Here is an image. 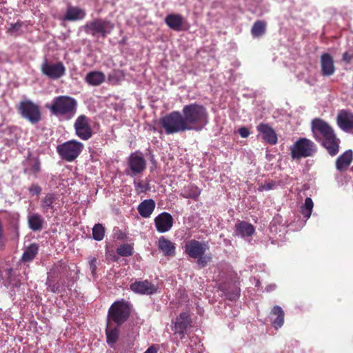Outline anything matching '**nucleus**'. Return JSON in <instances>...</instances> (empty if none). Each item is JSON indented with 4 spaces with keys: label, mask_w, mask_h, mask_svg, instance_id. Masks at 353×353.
I'll list each match as a JSON object with an SVG mask.
<instances>
[{
    "label": "nucleus",
    "mask_w": 353,
    "mask_h": 353,
    "mask_svg": "<svg viewBox=\"0 0 353 353\" xmlns=\"http://www.w3.org/2000/svg\"><path fill=\"white\" fill-rule=\"evenodd\" d=\"M311 131L313 138L330 156L334 157L339 153L341 140L327 121L321 118H314L311 122Z\"/></svg>",
    "instance_id": "obj_1"
},
{
    "label": "nucleus",
    "mask_w": 353,
    "mask_h": 353,
    "mask_svg": "<svg viewBox=\"0 0 353 353\" xmlns=\"http://www.w3.org/2000/svg\"><path fill=\"white\" fill-rule=\"evenodd\" d=\"M181 114L188 131H201L208 123V112L202 104L192 103L185 105Z\"/></svg>",
    "instance_id": "obj_2"
},
{
    "label": "nucleus",
    "mask_w": 353,
    "mask_h": 353,
    "mask_svg": "<svg viewBox=\"0 0 353 353\" xmlns=\"http://www.w3.org/2000/svg\"><path fill=\"white\" fill-rule=\"evenodd\" d=\"M46 107L59 120L69 121L75 116L78 103L70 96L61 95L55 97L51 103L46 105Z\"/></svg>",
    "instance_id": "obj_3"
},
{
    "label": "nucleus",
    "mask_w": 353,
    "mask_h": 353,
    "mask_svg": "<svg viewBox=\"0 0 353 353\" xmlns=\"http://www.w3.org/2000/svg\"><path fill=\"white\" fill-rule=\"evenodd\" d=\"M159 124L166 134L188 131L181 112L172 111L159 119Z\"/></svg>",
    "instance_id": "obj_4"
},
{
    "label": "nucleus",
    "mask_w": 353,
    "mask_h": 353,
    "mask_svg": "<svg viewBox=\"0 0 353 353\" xmlns=\"http://www.w3.org/2000/svg\"><path fill=\"white\" fill-rule=\"evenodd\" d=\"M290 157L293 160L313 157L317 152V145L312 140L301 137L290 147Z\"/></svg>",
    "instance_id": "obj_5"
},
{
    "label": "nucleus",
    "mask_w": 353,
    "mask_h": 353,
    "mask_svg": "<svg viewBox=\"0 0 353 353\" xmlns=\"http://www.w3.org/2000/svg\"><path fill=\"white\" fill-rule=\"evenodd\" d=\"M114 28V24L110 20L96 18L87 21L83 26V30L87 34L92 37L105 38Z\"/></svg>",
    "instance_id": "obj_6"
},
{
    "label": "nucleus",
    "mask_w": 353,
    "mask_h": 353,
    "mask_svg": "<svg viewBox=\"0 0 353 353\" xmlns=\"http://www.w3.org/2000/svg\"><path fill=\"white\" fill-rule=\"evenodd\" d=\"M83 148L82 143L70 140L57 145V151L62 159L71 162L79 156Z\"/></svg>",
    "instance_id": "obj_7"
},
{
    "label": "nucleus",
    "mask_w": 353,
    "mask_h": 353,
    "mask_svg": "<svg viewBox=\"0 0 353 353\" xmlns=\"http://www.w3.org/2000/svg\"><path fill=\"white\" fill-rule=\"evenodd\" d=\"M130 314V305L123 301L114 302L109 309L108 321L114 322L118 326L123 323Z\"/></svg>",
    "instance_id": "obj_8"
},
{
    "label": "nucleus",
    "mask_w": 353,
    "mask_h": 353,
    "mask_svg": "<svg viewBox=\"0 0 353 353\" xmlns=\"http://www.w3.org/2000/svg\"><path fill=\"white\" fill-rule=\"evenodd\" d=\"M19 113L32 124H36L41 120L40 108L30 100L21 101L17 106Z\"/></svg>",
    "instance_id": "obj_9"
},
{
    "label": "nucleus",
    "mask_w": 353,
    "mask_h": 353,
    "mask_svg": "<svg viewBox=\"0 0 353 353\" xmlns=\"http://www.w3.org/2000/svg\"><path fill=\"white\" fill-rule=\"evenodd\" d=\"M75 133L81 140L90 139L92 134V129L90 125V119L85 114L79 116L74 123Z\"/></svg>",
    "instance_id": "obj_10"
},
{
    "label": "nucleus",
    "mask_w": 353,
    "mask_h": 353,
    "mask_svg": "<svg viewBox=\"0 0 353 353\" xmlns=\"http://www.w3.org/2000/svg\"><path fill=\"white\" fill-rule=\"evenodd\" d=\"M41 70L43 74L51 79H58L65 74V67L62 62L52 63L47 59L42 63Z\"/></svg>",
    "instance_id": "obj_11"
},
{
    "label": "nucleus",
    "mask_w": 353,
    "mask_h": 353,
    "mask_svg": "<svg viewBox=\"0 0 353 353\" xmlns=\"http://www.w3.org/2000/svg\"><path fill=\"white\" fill-rule=\"evenodd\" d=\"M128 165L131 171V176L141 174L146 168V161L139 151L130 154L128 160Z\"/></svg>",
    "instance_id": "obj_12"
},
{
    "label": "nucleus",
    "mask_w": 353,
    "mask_h": 353,
    "mask_svg": "<svg viewBox=\"0 0 353 353\" xmlns=\"http://www.w3.org/2000/svg\"><path fill=\"white\" fill-rule=\"evenodd\" d=\"M174 219L172 216L166 212L159 214L154 219V224L157 230L160 233L168 232L173 226Z\"/></svg>",
    "instance_id": "obj_13"
},
{
    "label": "nucleus",
    "mask_w": 353,
    "mask_h": 353,
    "mask_svg": "<svg viewBox=\"0 0 353 353\" xmlns=\"http://www.w3.org/2000/svg\"><path fill=\"white\" fill-rule=\"evenodd\" d=\"M207 245L201 243L200 241L192 239L188 241L185 245V252L190 257L196 259L201 255H204Z\"/></svg>",
    "instance_id": "obj_14"
},
{
    "label": "nucleus",
    "mask_w": 353,
    "mask_h": 353,
    "mask_svg": "<svg viewBox=\"0 0 353 353\" xmlns=\"http://www.w3.org/2000/svg\"><path fill=\"white\" fill-rule=\"evenodd\" d=\"M338 126L344 132H353V113L342 110L336 117Z\"/></svg>",
    "instance_id": "obj_15"
},
{
    "label": "nucleus",
    "mask_w": 353,
    "mask_h": 353,
    "mask_svg": "<svg viewBox=\"0 0 353 353\" xmlns=\"http://www.w3.org/2000/svg\"><path fill=\"white\" fill-rule=\"evenodd\" d=\"M256 129L266 143L270 145H275L277 143V134L268 123H261L257 125Z\"/></svg>",
    "instance_id": "obj_16"
},
{
    "label": "nucleus",
    "mask_w": 353,
    "mask_h": 353,
    "mask_svg": "<svg viewBox=\"0 0 353 353\" xmlns=\"http://www.w3.org/2000/svg\"><path fill=\"white\" fill-rule=\"evenodd\" d=\"M192 320L190 314L188 312H182L179 316L176 318L174 321V331L181 336L183 339L184 334L186 332L188 327L191 326Z\"/></svg>",
    "instance_id": "obj_17"
},
{
    "label": "nucleus",
    "mask_w": 353,
    "mask_h": 353,
    "mask_svg": "<svg viewBox=\"0 0 353 353\" xmlns=\"http://www.w3.org/2000/svg\"><path fill=\"white\" fill-rule=\"evenodd\" d=\"M321 73L323 76H331L335 72L334 60L328 53H323L321 56Z\"/></svg>",
    "instance_id": "obj_18"
},
{
    "label": "nucleus",
    "mask_w": 353,
    "mask_h": 353,
    "mask_svg": "<svg viewBox=\"0 0 353 353\" xmlns=\"http://www.w3.org/2000/svg\"><path fill=\"white\" fill-rule=\"evenodd\" d=\"M184 18L179 14H170L165 18V24L172 30L179 32L183 30Z\"/></svg>",
    "instance_id": "obj_19"
},
{
    "label": "nucleus",
    "mask_w": 353,
    "mask_h": 353,
    "mask_svg": "<svg viewBox=\"0 0 353 353\" xmlns=\"http://www.w3.org/2000/svg\"><path fill=\"white\" fill-rule=\"evenodd\" d=\"M41 161L39 157H32L30 154L27 158V167L24 168L23 172L28 175H32L34 178L38 177V174L41 172Z\"/></svg>",
    "instance_id": "obj_20"
},
{
    "label": "nucleus",
    "mask_w": 353,
    "mask_h": 353,
    "mask_svg": "<svg viewBox=\"0 0 353 353\" xmlns=\"http://www.w3.org/2000/svg\"><path fill=\"white\" fill-rule=\"evenodd\" d=\"M353 160L352 150H348L339 155L336 160V168L339 172L345 171L350 165Z\"/></svg>",
    "instance_id": "obj_21"
},
{
    "label": "nucleus",
    "mask_w": 353,
    "mask_h": 353,
    "mask_svg": "<svg viewBox=\"0 0 353 353\" xmlns=\"http://www.w3.org/2000/svg\"><path fill=\"white\" fill-rule=\"evenodd\" d=\"M157 246L165 256H174L176 254L175 243L161 236L157 242Z\"/></svg>",
    "instance_id": "obj_22"
},
{
    "label": "nucleus",
    "mask_w": 353,
    "mask_h": 353,
    "mask_svg": "<svg viewBox=\"0 0 353 353\" xmlns=\"http://www.w3.org/2000/svg\"><path fill=\"white\" fill-rule=\"evenodd\" d=\"M270 315V318L274 327L278 329L283 325L284 312L280 306H274Z\"/></svg>",
    "instance_id": "obj_23"
},
{
    "label": "nucleus",
    "mask_w": 353,
    "mask_h": 353,
    "mask_svg": "<svg viewBox=\"0 0 353 353\" xmlns=\"http://www.w3.org/2000/svg\"><path fill=\"white\" fill-rule=\"evenodd\" d=\"M155 206L153 199H145L139 205L137 210L142 217L148 218L154 210Z\"/></svg>",
    "instance_id": "obj_24"
},
{
    "label": "nucleus",
    "mask_w": 353,
    "mask_h": 353,
    "mask_svg": "<svg viewBox=\"0 0 353 353\" xmlns=\"http://www.w3.org/2000/svg\"><path fill=\"white\" fill-rule=\"evenodd\" d=\"M105 80V76L104 73L100 71L90 72L85 77V81L92 86H98L103 83Z\"/></svg>",
    "instance_id": "obj_25"
},
{
    "label": "nucleus",
    "mask_w": 353,
    "mask_h": 353,
    "mask_svg": "<svg viewBox=\"0 0 353 353\" xmlns=\"http://www.w3.org/2000/svg\"><path fill=\"white\" fill-rule=\"evenodd\" d=\"M85 15L86 13L83 9L70 6L65 12L64 19L70 21L81 20L85 18Z\"/></svg>",
    "instance_id": "obj_26"
},
{
    "label": "nucleus",
    "mask_w": 353,
    "mask_h": 353,
    "mask_svg": "<svg viewBox=\"0 0 353 353\" xmlns=\"http://www.w3.org/2000/svg\"><path fill=\"white\" fill-rule=\"evenodd\" d=\"M254 231V227L251 223L244 221L235 225V233L242 237L251 236Z\"/></svg>",
    "instance_id": "obj_27"
},
{
    "label": "nucleus",
    "mask_w": 353,
    "mask_h": 353,
    "mask_svg": "<svg viewBox=\"0 0 353 353\" xmlns=\"http://www.w3.org/2000/svg\"><path fill=\"white\" fill-rule=\"evenodd\" d=\"M43 219L38 213H33L28 216V224L32 231H41L43 228Z\"/></svg>",
    "instance_id": "obj_28"
},
{
    "label": "nucleus",
    "mask_w": 353,
    "mask_h": 353,
    "mask_svg": "<svg viewBox=\"0 0 353 353\" xmlns=\"http://www.w3.org/2000/svg\"><path fill=\"white\" fill-rule=\"evenodd\" d=\"M200 194L201 190L197 186L191 184L185 186L180 193L181 196L194 201L198 199Z\"/></svg>",
    "instance_id": "obj_29"
},
{
    "label": "nucleus",
    "mask_w": 353,
    "mask_h": 353,
    "mask_svg": "<svg viewBox=\"0 0 353 353\" xmlns=\"http://www.w3.org/2000/svg\"><path fill=\"white\" fill-rule=\"evenodd\" d=\"M39 252V245L36 243H32L28 245L24 250L21 256L23 262H30L34 260Z\"/></svg>",
    "instance_id": "obj_30"
},
{
    "label": "nucleus",
    "mask_w": 353,
    "mask_h": 353,
    "mask_svg": "<svg viewBox=\"0 0 353 353\" xmlns=\"http://www.w3.org/2000/svg\"><path fill=\"white\" fill-rule=\"evenodd\" d=\"M107 343L113 346L117 341L119 336L118 327H111V322L108 321L106 327Z\"/></svg>",
    "instance_id": "obj_31"
},
{
    "label": "nucleus",
    "mask_w": 353,
    "mask_h": 353,
    "mask_svg": "<svg viewBox=\"0 0 353 353\" xmlns=\"http://www.w3.org/2000/svg\"><path fill=\"white\" fill-rule=\"evenodd\" d=\"M55 201L54 194H47L41 201V208L43 213H48L50 210H53V203Z\"/></svg>",
    "instance_id": "obj_32"
},
{
    "label": "nucleus",
    "mask_w": 353,
    "mask_h": 353,
    "mask_svg": "<svg viewBox=\"0 0 353 353\" xmlns=\"http://www.w3.org/2000/svg\"><path fill=\"white\" fill-rule=\"evenodd\" d=\"M267 23L264 21L258 20L254 22L251 29L252 35L254 37H260L263 35L266 30Z\"/></svg>",
    "instance_id": "obj_33"
},
{
    "label": "nucleus",
    "mask_w": 353,
    "mask_h": 353,
    "mask_svg": "<svg viewBox=\"0 0 353 353\" xmlns=\"http://www.w3.org/2000/svg\"><path fill=\"white\" fill-rule=\"evenodd\" d=\"M313 206L314 203L312 199L310 197H307L305 199L304 205L301 206V214L306 219H308L310 217Z\"/></svg>",
    "instance_id": "obj_34"
},
{
    "label": "nucleus",
    "mask_w": 353,
    "mask_h": 353,
    "mask_svg": "<svg viewBox=\"0 0 353 353\" xmlns=\"http://www.w3.org/2000/svg\"><path fill=\"white\" fill-rule=\"evenodd\" d=\"M105 228L101 223H97L92 228V237L95 241H101L105 236Z\"/></svg>",
    "instance_id": "obj_35"
},
{
    "label": "nucleus",
    "mask_w": 353,
    "mask_h": 353,
    "mask_svg": "<svg viewBox=\"0 0 353 353\" xmlns=\"http://www.w3.org/2000/svg\"><path fill=\"white\" fill-rule=\"evenodd\" d=\"M133 245L128 243H124L119 246L117 252L121 256H130L133 254Z\"/></svg>",
    "instance_id": "obj_36"
},
{
    "label": "nucleus",
    "mask_w": 353,
    "mask_h": 353,
    "mask_svg": "<svg viewBox=\"0 0 353 353\" xmlns=\"http://www.w3.org/2000/svg\"><path fill=\"white\" fill-rule=\"evenodd\" d=\"M99 264V260L94 256H89L88 258V268L91 271V274L93 276H95L97 271V265Z\"/></svg>",
    "instance_id": "obj_37"
},
{
    "label": "nucleus",
    "mask_w": 353,
    "mask_h": 353,
    "mask_svg": "<svg viewBox=\"0 0 353 353\" xmlns=\"http://www.w3.org/2000/svg\"><path fill=\"white\" fill-rule=\"evenodd\" d=\"M134 184L135 190L139 194L145 193L150 190L149 184L143 181H134Z\"/></svg>",
    "instance_id": "obj_38"
},
{
    "label": "nucleus",
    "mask_w": 353,
    "mask_h": 353,
    "mask_svg": "<svg viewBox=\"0 0 353 353\" xmlns=\"http://www.w3.org/2000/svg\"><path fill=\"white\" fill-rule=\"evenodd\" d=\"M135 294L150 295L157 292V288H130Z\"/></svg>",
    "instance_id": "obj_39"
},
{
    "label": "nucleus",
    "mask_w": 353,
    "mask_h": 353,
    "mask_svg": "<svg viewBox=\"0 0 353 353\" xmlns=\"http://www.w3.org/2000/svg\"><path fill=\"white\" fill-rule=\"evenodd\" d=\"M197 259V264L202 268L205 267L209 262H210L212 257L208 255H201V256L196 258Z\"/></svg>",
    "instance_id": "obj_40"
},
{
    "label": "nucleus",
    "mask_w": 353,
    "mask_h": 353,
    "mask_svg": "<svg viewBox=\"0 0 353 353\" xmlns=\"http://www.w3.org/2000/svg\"><path fill=\"white\" fill-rule=\"evenodd\" d=\"M119 81V77L117 71H114L110 73L108 76V81L111 84H117Z\"/></svg>",
    "instance_id": "obj_41"
},
{
    "label": "nucleus",
    "mask_w": 353,
    "mask_h": 353,
    "mask_svg": "<svg viewBox=\"0 0 353 353\" xmlns=\"http://www.w3.org/2000/svg\"><path fill=\"white\" fill-rule=\"evenodd\" d=\"M30 193L32 195H39L41 192V188L36 183H32L28 188Z\"/></svg>",
    "instance_id": "obj_42"
},
{
    "label": "nucleus",
    "mask_w": 353,
    "mask_h": 353,
    "mask_svg": "<svg viewBox=\"0 0 353 353\" xmlns=\"http://www.w3.org/2000/svg\"><path fill=\"white\" fill-rule=\"evenodd\" d=\"M22 26V23L20 21H17L15 23H12L10 27L8 29L10 32H14L20 30Z\"/></svg>",
    "instance_id": "obj_43"
},
{
    "label": "nucleus",
    "mask_w": 353,
    "mask_h": 353,
    "mask_svg": "<svg viewBox=\"0 0 353 353\" xmlns=\"http://www.w3.org/2000/svg\"><path fill=\"white\" fill-rule=\"evenodd\" d=\"M239 133L243 138H246L250 135L249 130L245 127H241L239 129Z\"/></svg>",
    "instance_id": "obj_44"
},
{
    "label": "nucleus",
    "mask_w": 353,
    "mask_h": 353,
    "mask_svg": "<svg viewBox=\"0 0 353 353\" xmlns=\"http://www.w3.org/2000/svg\"><path fill=\"white\" fill-rule=\"evenodd\" d=\"M353 59V57L350 54L347 52H345L343 54V60L346 63H350L352 59Z\"/></svg>",
    "instance_id": "obj_45"
},
{
    "label": "nucleus",
    "mask_w": 353,
    "mask_h": 353,
    "mask_svg": "<svg viewBox=\"0 0 353 353\" xmlns=\"http://www.w3.org/2000/svg\"><path fill=\"white\" fill-rule=\"evenodd\" d=\"M274 185V184L273 183H268L264 185H261L259 187V190H270L271 189H272L273 186Z\"/></svg>",
    "instance_id": "obj_46"
},
{
    "label": "nucleus",
    "mask_w": 353,
    "mask_h": 353,
    "mask_svg": "<svg viewBox=\"0 0 353 353\" xmlns=\"http://www.w3.org/2000/svg\"><path fill=\"white\" fill-rule=\"evenodd\" d=\"M159 348L157 345H152L149 347L144 353H157Z\"/></svg>",
    "instance_id": "obj_47"
},
{
    "label": "nucleus",
    "mask_w": 353,
    "mask_h": 353,
    "mask_svg": "<svg viewBox=\"0 0 353 353\" xmlns=\"http://www.w3.org/2000/svg\"><path fill=\"white\" fill-rule=\"evenodd\" d=\"M234 292L233 293V294L232 296H228V299H230V300L235 299L240 294L239 288H234Z\"/></svg>",
    "instance_id": "obj_48"
},
{
    "label": "nucleus",
    "mask_w": 353,
    "mask_h": 353,
    "mask_svg": "<svg viewBox=\"0 0 353 353\" xmlns=\"http://www.w3.org/2000/svg\"><path fill=\"white\" fill-rule=\"evenodd\" d=\"M130 287H149L147 284H145V283H140V282H135L134 283L132 284Z\"/></svg>",
    "instance_id": "obj_49"
},
{
    "label": "nucleus",
    "mask_w": 353,
    "mask_h": 353,
    "mask_svg": "<svg viewBox=\"0 0 353 353\" xmlns=\"http://www.w3.org/2000/svg\"><path fill=\"white\" fill-rule=\"evenodd\" d=\"M117 239H124V234L122 232H120V234L117 236Z\"/></svg>",
    "instance_id": "obj_50"
},
{
    "label": "nucleus",
    "mask_w": 353,
    "mask_h": 353,
    "mask_svg": "<svg viewBox=\"0 0 353 353\" xmlns=\"http://www.w3.org/2000/svg\"><path fill=\"white\" fill-rule=\"evenodd\" d=\"M222 289L223 290V292L226 293L230 288H222Z\"/></svg>",
    "instance_id": "obj_51"
},
{
    "label": "nucleus",
    "mask_w": 353,
    "mask_h": 353,
    "mask_svg": "<svg viewBox=\"0 0 353 353\" xmlns=\"http://www.w3.org/2000/svg\"><path fill=\"white\" fill-rule=\"evenodd\" d=\"M179 293L180 294V295H181V296H184V291H183V290H180L179 291Z\"/></svg>",
    "instance_id": "obj_52"
}]
</instances>
